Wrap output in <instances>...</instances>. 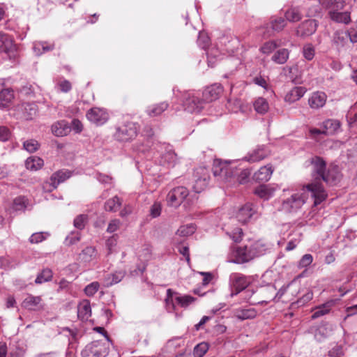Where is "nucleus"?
<instances>
[{"instance_id": "4468645a", "label": "nucleus", "mask_w": 357, "mask_h": 357, "mask_svg": "<svg viewBox=\"0 0 357 357\" xmlns=\"http://www.w3.org/2000/svg\"><path fill=\"white\" fill-rule=\"evenodd\" d=\"M230 282L232 289L235 290V293H231V296H234L245 289L250 281L248 278L243 274L234 273L230 275Z\"/></svg>"}, {"instance_id": "7ed1b4c3", "label": "nucleus", "mask_w": 357, "mask_h": 357, "mask_svg": "<svg viewBox=\"0 0 357 357\" xmlns=\"http://www.w3.org/2000/svg\"><path fill=\"white\" fill-rule=\"evenodd\" d=\"M268 250L269 245L266 242L262 240L252 241L247 245L236 248L233 261L236 264L246 263L256 257L266 255Z\"/></svg>"}, {"instance_id": "e433bc0d", "label": "nucleus", "mask_w": 357, "mask_h": 357, "mask_svg": "<svg viewBox=\"0 0 357 357\" xmlns=\"http://www.w3.org/2000/svg\"><path fill=\"white\" fill-rule=\"evenodd\" d=\"M289 51L283 48L278 50L272 56V61L278 64H284L289 59Z\"/></svg>"}, {"instance_id": "2f4dec72", "label": "nucleus", "mask_w": 357, "mask_h": 357, "mask_svg": "<svg viewBox=\"0 0 357 357\" xmlns=\"http://www.w3.org/2000/svg\"><path fill=\"white\" fill-rule=\"evenodd\" d=\"M97 257V251L94 247L87 246L79 255V259L83 262H90Z\"/></svg>"}, {"instance_id": "2eb2a0df", "label": "nucleus", "mask_w": 357, "mask_h": 357, "mask_svg": "<svg viewBox=\"0 0 357 357\" xmlns=\"http://www.w3.org/2000/svg\"><path fill=\"white\" fill-rule=\"evenodd\" d=\"M270 153V151L266 146H258L255 149L249 152L243 159L249 162H257L267 158Z\"/></svg>"}, {"instance_id": "5701e85b", "label": "nucleus", "mask_w": 357, "mask_h": 357, "mask_svg": "<svg viewBox=\"0 0 357 357\" xmlns=\"http://www.w3.org/2000/svg\"><path fill=\"white\" fill-rule=\"evenodd\" d=\"M51 130L54 135L63 137L67 135L70 132L71 127L66 121L61 120L53 123Z\"/></svg>"}, {"instance_id": "4c0bfd02", "label": "nucleus", "mask_w": 357, "mask_h": 357, "mask_svg": "<svg viewBox=\"0 0 357 357\" xmlns=\"http://www.w3.org/2000/svg\"><path fill=\"white\" fill-rule=\"evenodd\" d=\"M176 291L171 289L167 290V297L165 298L166 309L169 312H173L175 310L176 305Z\"/></svg>"}, {"instance_id": "680f3d73", "label": "nucleus", "mask_w": 357, "mask_h": 357, "mask_svg": "<svg viewBox=\"0 0 357 357\" xmlns=\"http://www.w3.org/2000/svg\"><path fill=\"white\" fill-rule=\"evenodd\" d=\"M80 240V234L79 232H72L70 235L66 238V243L68 245H73Z\"/></svg>"}, {"instance_id": "a19ab883", "label": "nucleus", "mask_w": 357, "mask_h": 357, "mask_svg": "<svg viewBox=\"0 0 357 357\" xmlns=\"http://www.w3.org/2000/svg\"><path fill=\"white\" fill-rule=\"evenodd\" d=\"M257 314V312L254 308L241 309L236 312V317L240 320L254 319Z\"/></svg>"}, {"instance_id": "7c9ffc66", "label": "nucleus", "mask_w": 357, "mask_h": 357, "mask_svg": "<svg viewBox=\"0 0 357 357\" xmlns=\"http://www.w3.org/2000/svg\"><path fill=\"white\" fill-rule=\"evenodd\" d=\"M13 98L14 92L13 89L6 88L0 91V108L3 109L9 107Z\"/></svg>"}, {"instance_id": "473e14b6", "label": "nucleus", "mask_w": 357, "mask_h": 357, "mask_svg": "<svg viewBox=\"0 0 357 357\" xmlns=\"http://www.w3.org/2000/svg\"><path fill=\"white\" fill-rule=\"evenodd\" d=\"M254 193L260 198L267 200L273 195L274 190L268 185H261L255 188Z\"/></svg>"}, {"instance_id": "79ce46f5", "label": "nucleus", "mask_w": 357, "mask_h": 357, "mask_svg": "<svg viewBox=\"0 0 357 357\" xmlns=\"http://www.w3.org/2000/svg\"><path fill=\"white\" fill-rule=\"evenodd\" d=\"M197 299L190 295H181L176 291V303L182 307H187Z\"/></svg>"}, {"instance_id": "b1692460", "label": "nucleus", "mask_w": 357, "mask_h": 357, "mask_svg": "<svg viewBox=\"0 0 357 357\" xmlns=\"http://www.w3.org/2000/svg\"><path fill=\"white\" fill-rule=\"evenodd\" d=\"M70 176L71 172L65 169L59 170L52 174L50 177V185H52V189H56L60 183L64 182Z\"/></svg>"}, {"instance_id": "1a4fd4ad", "label": "nucleus", "mask_w": 357, "mask_h": 357, "mask_svg": "<svg viewBox=\"0 0 357 357\" xmlns=\"http://www.w3.org/2000/svg\"><path fill=\"white\" fill-rule=\"evenodd\" d=\"M305 193L297 192L284 200L282 204V209L288 213H293L301 208L305 203Z\"/></svg>"}, {"instance_id": "de8ad7c7", "label": "nucleus", "mask_w": 357, "mask_h": 357, "mask_svg": "<svg viewBox=\"0 0 357 357\" xmlns=\"http://www.w3.org/2000/svg\"><path fill=\"white\" fill-rule=\"evenodd\" d=\"M195 231V228L192 225H183L178 229L176 235L185 237L192 234Z\"/></svg>"}, {"instance_id": "f704fd0d", "label": "nucleus", "mask_w": 357, "mask_h": 357, "mask_svg": "<svg viewBox=\"0 0 357 357\" xmlns=\"http://www.w3.org/2000/svg\"><path fill=\"white\" fill-rule=\"evenodd\" d=\"M125 276L123 271H116L114 273L107 274L105 278V285L106 287L112 286L121 282Z\"/></svg>"}, {"instance_id": "bb28decb", "label": "nucleus", "mask_w": 357, "mask_h": 357, "mask_svg": "<svg viewBox=\"0 0 357 357\" xmlns=\"http://www.w3.org/2000/svg\"><path fill=\"white\" fill-rule=\"evenodd\" d=\"M20 109L23 114V117L26 120H31L38 112V106L35 102H23Z\"/></svg>"}, {"instance_id": "423d86ee", "label": "nucleus", "mask_w": 357, "mask_h": 357, "mask_svg": "<svg viewBox=\"0 0 357 357\" xmlns=\"http://www.w3.org/2000/svg\"><path fill=\"white\" fill-rule=\"evenodd\" d=\"M275 288L273 286H268L257 291L258 298H252L255 293L252 289H247L245 292V298L252 305L262 303H268L275 294Z\"/></svg>"}, {"instance_id": "09e8293b", "label": "nucleus", "mask_w": 357, "mask_h": 357, "mask_svg": "<svg viewBox=\"0 0 357 357\" xmlns=\"http://www.w3.org/2000/svg\"><path fill=\"white\" fill-rule=\"evenodd\" d=\"M314 54L315 50L312 44L307 43L303 46V55L307 60L311 61L314 58Z\"/></svg>"}, {"instance_id": "8fccbe9b", "label": "nucleus", "mask_w": 357, "mask_h": 357, "mask_svg": "<svg viewBox=\"0 0 357 357\" xmlns=\"http://www.w3.org/2000/svg\"><path fill=\"white\" fill-rule=\"evenodd\" d=\"M23 146L28 152L33 153L39 149L40 144L36 139H29L24 142Z\"/></svg>"}, {"instance_id": "603ef678", "label": "nucleus", "mask_w": 357, "mask_h": 357, "mask_svg": "<svg viewBox=\"0 0 357 357\" xmlns=\"http://www.w3.org/2000/svg\"><path fill=\"white\" fill-rule=\"evenodd\" d=\"M100 284L98 282H93L86 286L84 292L88 296H93L99 289Z\"/></svg>"}, {"instance_id": "f3484780", "label": "nucleus", "mask_w": 357, "mask_h": 357, "mask_svg": "<svg viewBox=\"0 0 357 357\" xmlns=\"http://www.w3.org/2000/svg\"><path fill=\"white\" fill-rule=\"evenodd\" d=\"M222 86L218 84L207 86L202 92V102H210L217 100L222 93Z\"/></svg>"}, {"instance_id": "052dcab7", "label": "nucleus", "mask_w": 357, "mask_h": 357, "mask_svg": "<svg viewBox=\"0 0 357 357\" xmlns=\"http://www.w3.org/2000/svg\"><path fill=\"white\" fill-rule=\"evenodd\" d=\"M86 220V217L85 215H79L75 218L74 226L79 229H82L84 228Z\"/></svg>"}, {"instance_id": "37998d69", "label": "nucleus", "mask_w": 357, "mask_h": 357, "mask_svg": "<svg viewBox=\"0 0 357 357\" xmlns=\"http://www.w3.org/2000/svg\"><path fill=\"white\" fill-rule=\"evenodd\" d=\"M53 273L50 268H46L42 270L37 275L35 283L42 284L43 282H49L52 279Z\"/></svg>"}, {"instance_id": "9b49d317", "label": "nucleus", "mask_w": 357, "mask_h": 357, "mask_svg": "<svg viewBox=\"0 0 357 357\" xmlns=\"http://www.w3.org/2000/svg\"><path fill=\"white\" fill-rule=\"evenodd\" d=\"M200 100L194 91H186L183 95V107L189 113H199Z\"/></svg>"}, {"instance_id": "69168bd1", "label": "nucleus", "mask_w": 357, "mask_h": 357, "mask_svg": "<svg viewBox=\"0 0 357 357\" xmlns=\"http://www.w3.org/2000/svg\"><path fill=\"white\" fill-rule=\"evenodd\" d=\"M252 81L255 84L260 86L266 90L268 89V84L266 79L261 76H257L254 77Z\"/></svg>"}, {"instance_id": "4d7b16f0", "label": "nucleus", "mask_w": 357, "mask_h": 357, "mask_svg": "<svg viewBox=\"0 0 357 357\" xmlns=\"http://www.w3.org/2000/svg\"><path fill=\"white\" fill-rule=\"evenodd\" d=\"M324 128L326 130L328 133V130H331L335 131L337 128L340 127V124L337 121L333 119H328L323 123Z\"/></svg>"}, {"instance_id": "f8f14e48", "label": "nucleus", "mask_w": 357, "mask_h": 357, "mask_svg": "<svg viewBox=\"0 0 357 357\" xmlns=\"http://www.w3.org/2000/svg\"><path fill=\"white\" fill-rule=\"evenodd\" d=\"M86 116L89 121L98 126L104 124L109 119V114L106 109L99 107L90 109L87 112Z\"/></svg>"}, {"instance_id": "774afa93", "label": "nucleus", "mask_w": 357, "mask_h": 357, "mask_svg": "<svg viewBox=\"0 0 357 357\" xmlns=\"http://www.w3.org/2000/svg\"><path fill=\"white\" fill-rule=\"evenodd\" d=\"M10 137V132L6 127L1 126L0 127V140L1 142H6L8 140Z\"/></svg>"}, {"instance_id": "13d9d810", "label": "nucleus", "mask_w": 357, "mask_h": 357, "mask_svg": "<svg viewBox=\"0 0 357 357\" xmlns=\"http://www.w3.org/2000/svg\"><path fill=\"white\" fill-rule=\"evenodd\" d=\"M296 284V278H294L291 282H289L287 286L282 287L275 294V296L273 297V299H280L287 291V289L290 287Z\"/></svg>"}, {"instance_id": "c85d7f7f", "label": "nucleus", "mask_w": 357, "mask_h": 357, "mask_svg": "<svg viewBox=\"0 0 357 357\" xmlns=\"http://www.w3.org/2000/svg\"><path fill=\"white\" fill-rule=\"evenodd\" d=\"M168 107L169 103L167 101H163L148 107L146 112L149 116L154 117L162 114Z\"/></svg>"}, {"instance_id": "58836bf2", "label": "nucleus", "mask_w": 357, "mask_h": 357, "mask_svg": "<svg viewBox=\"0 0 357 357\" xmlns=\"http://www.w3.org/2000/svg\"><path fill=\"white\" fill-rule=\"evenodd\" d=\"M121 206V199L118 196H114L105 203V209L107 211L116 212L120 208Z\"/></svg>"}, {"instance_id": "a878e982", "label": "nucleus", "mask_w": 357, "mask_h": 357, "mask_svg": "<svg viewBox=\"0 0 357 357\" xmlns=\"http://www.w3.org/2000/svg\"><path fill=\"white\" fill-rule=\"evenodd\" d=\"M273 172V169L270 165L261 167L257 172L253 175V179L259 182H266L268 181Z\"/></svg>"}, {"instance_id": "6e6552de", "label": "nucleus", "mask_w": 357, "mask_h": 357, "mask_svg": "<svg viewBox=\"0 0 357 357\" xmlns=\"http://www.w3.org/2000/svg\"><path fill=\"white\" fill-rule=\"evenodd\" d=\"M202 49L206 51L208 67H214L220 56V52L217 47L211 43L208 33L204 29H202Z\"/></svg>"}, {"instance_id": "c03bdc74", "label": "nucleus", "mask_w": 357, "mask_h": 357, "mask_svg": "<svg viewBox=\"0 0 357 357\" xmlns=\"http://www.w3.org/2000/svg\"><path fill=\"white\" fill-rule=\"evenodd\" d=\"M254 107L257 113L264 114L268 112L269 105L265 98H258L254 102Z\"/></svg>"}, {"instance_id": "a211bd4d", "label": "nucleus", "mask_w": 357, "mask_h": 357, "mask_svg": "<svg viewBox=\"0 0 357 357\" xmlns=\"http://www.w3.org/2000/svg\"><path fill=\"white\" fill-rule=\"evenodd\" d=\"M317 26L318 22L317 20H305L299 25L297 29V35L301 37L310 36L315 33Z\"/></svg>"}, {"instance_id": "f03ea898", "label": "nucleus", "mask_w": 357, "mask_h": 357, "mask_svg": "<svg viewBox=\"0 0 357 357\" xmlns=\"http://www.w3.org/2000/svg\"><path fill=\"white\" fill-rule=\"evenodd\" d=\"M212 171L215 176H220L222 181L230 185L247 183L251 174L248 169L240 171L234 164L218 159L213 161Z\"/></svg>"}, {"instance_id": "cd10ccee", "label": "nucleus", "mask_w": 357, "mask_h": 357, "mask_svg": "<svg viewBox=\"0 0 357 357\" xmlns=\"http://www.w3.org/2000/svg\"><path fill=\"white\" fill-rule=\"evenodd\" d=\"M348 36H349V31L338 30L336 31L333 37V43L340 49L346 45L348 41Z\"/></svg>"}, {"instance_id": "c756f323", "label": "nucleus", "mask_w": 357, "mask_h": 357, "mask_svg": "<svg viewBox=\"0 0 357 357\" xmlns=\"http://www.w3.org/2000/svg\"><path fill=\"white\" fill-rule=\"evenodd\" d=\"M335 302L334 301L331 300L329 301H327L326 303L320 305L319 306H317L314 308V312L312 315V319H315L320 317H322L325 314H327L330 312L331 308L334 305Z\"/></svg>"}, {"instance_id": "bf43d9fd", "label": "nucleus", "mask_w": 357, "mask_h": 357, "mask_svg": "<svg viewBox=\"0 0 357 357\" xmlns=\"http://www.w3.org/2000/svg\"><path fill=\"white\" fill-rule=\"evenodd\" d=\"M35 88L31 84H26L20 89V92L27 96H33L34 95Z\"/></svg>"}, {"instance_id": "a18cd8bd", "label": "nucleus", "mask_w": 357, "mask_h": 357, "mask_svg": "<svg viewBox=\"0 0 357 357\" xmlns=\"http://www.w3.org/2000/svg\"><path fill=\"white\" fill-rule=\"evenodd\" d=\"M217 279V274L213 272H202V289L206 285H213L216 282Z\"/></svg>"}, {"instance_id": "9d476101", "label": "nucleus", "mask_w": 357, "mask_h": 357, "mask_svg": "<svg viewBox=\"0 0 357 357\" xmlns=\"http://www.w3.org/2000/svg\"><path fill=\"white\" fill-rule=\"evenodd\" d=\"M188 195V189L183 186H178L169 192L167 195V202L169 206L177 207L181 205Z\"/></svg>"}, {"instance_id": "72a5a7b5", "label": "nucleus", "mask_w": 357, "mask_h": 357, "mask_svg": "<svg viewBox=\"0 0 357 357\" xmlns=\"http://www.w3.org/2000/svg\"><path fill=\"white\" fill-rule=\"evenodd\" d=\"M78 317L87 320L91 315V307L89 301H84L80 303L77 310Z\"/></svg>"}, {"instance_id": "e2e57ef3", "label": "nucleus", "mask_w": 357, "mask_h": 357, "mask_svg": "<svg viewBox=\"0 0 357 357\" xmlns=\"http://www.w3.org/2000/svg\"><path fill=\"white\" fill-rule=\"evenodd\" d=\"M161 213V205L158 202L154 203L150 209V215L152 218H157Z\"/></svg>"}, {"instance_id": "864d4df0", "label": "nucleus", "mask_w": 357, "mask_h": 357, "mask_svg": "<svg viewBox=\"0 0 357 357\" xmlns=\"http://www.w3.org/2000/svg\"><path fill=\"white\" fill-rule=\"evenodd\" d=\"M227 234L236 243L240 242L243 236V229L239 227L234 228L230 232H227Z\"/></svg>"}, {"instance_id": "c9c22d12", "label": "nucleus", "mask_w": 357, "mask_h": 357, "mask_svg": "<svg viewBox=\"0 0 357 357\" xmlns=\"http://www.w3.org/2000/svg\"><path fill=\"white\" fill-rule=\"evenodd\" d=\"M43 160L39 157L31 156L25 161V166L27 169L36 171L43 166Z\"/></svg>"}, {"instance_id": "ea45409f", "label": "nucleus", "mask_w": 357, "mask_h": 357, "mask_svg": "<svg viewBox=\"0 0 357 357\" xmlns=\"http://www.w3.org/2000/svg\"><path fill=\"white\" fill-rule=\"evenodd\" d=\"M285 17L291 22H296L302 19V13L298 8L293 7L285 12Z\"/></svg>"}, {"instance_id": "f257e3e1", "label": "nucleus", "mask_w": 357, "mask_h": 357, "mask_svg": "<svg viewBox=\"0 0 357 357\" xmlns=\"http://www.w3.org/2000/svg\"><path fill=\"white\" fill-rule=\"evenodd\" d=\"M308 162L312 167V179L311 182L303 186V190L311 193L314 199L313 205L316 206L326 200L328 197L322 182L329 185H335L340 181L342 176L336 165H330L326 169V161L320 156H312Z\"/></svg>"}, {"instance_id": "5fc2aeb1", "label": "nucleus", "mask_w": 357, "mask_h": 357, "mask_svg": "<svg viewBox=\"0 0 357 357\" xmlns=\"http://www.w3.org/2000/svg\"><path fill=\"white\" fill-rule=\"evenodd\" d=\"M49 236L48 233L44 232H36L33 234L29 238V242L31 243H39L45 240L47 236Z\"/></svg>"}, {"instance_id": "0e129e2a", "label": "nucleus", "mask_w": 357, "mask_h": 357, "mask_svg": "<svg viewBox=\"0 0 357 357\" xmlns=\"http://www.w3.org/2000/svg\"><path fill=\"white\" fill-rule=\"evenodd\" d=\"M59 90L63 93L69 92L72 89L71 83L68 80L61 81L59 84Z\"/></svg>"}, {"instance_id": "dca6fc26", "label": "nucleus", "mask_w": 357, "mask_h": 357, "mask_svg": "<svg viewBox=\"0 0 357 357\" xmlns=\"http://www.w3.org/2000/svg\"><path fill=\"white\" fill-rule=\"evenodd\" d=\"M287 23L284 19L278 17L271 22L270 26L267 25L266 27L262 29V34L265 38H268L273 36V33L281 31L286 26Z\"/></svg>"}, {"instance_id": "ddd939ff", "label": "nucleus", "mask_w": 357, "mask_h": 357, "mask_svg": "<svg viewBox=\"0 0 357 357\" xmlns=\"http://www.w3.org/2000/svg\"><path fill=\"white\" fill-rule=\"evenodd\" d=\"M17 47L12 36L0 31V53L14 54Z\"/></svg>"}, {"instance_id": "6e6d98bb", "label": "nucleus", "mask_w": 357, "mask_h": 357, "mask_svg": "<svg viewBox=\"0 0 357 357\" xmlns=\"http://www.w3.org/2000/svg\"><path fill=\"white\" fill-rule=\"evenodd\" d=\"M313 261V257L310 254L304 255L298 262V267L300 268H307Z\"/></svg>"}, {"instance_id": "aec40b11", "label": "nucleus", "mask_w": 357, "mask_h": 357, "mask_svg": "<svg viewBox=\"0 0 357 357\" xmlns=\"http://www.w3.org/2000/svg\"><path fill=\"white\" fill-rule=\"evenodd\" d=\"M255 213L256 209L254 205L251 203H247L238 210L236 214V218L240 222L246 223Z\"/></svg>"}, {"instance_id": "412c9836", "label": "nucleus", "mask_w": 357, "mask_h": 357, "mask_svg": "<svg viewBox=\"0 0 357 357\" xmlns=\"http://www.w3.org/2000/svg\"><path fill=\"white\" fill-rule=\"evenodd\" d=\"M303 293V295L299 297L296 301L291 303L292 308H297L306 305L313 298V292L311 289H307L305 290H301L299 287L298 291L296 292L294 296H297L299 294ZM294 295V293H292Z\"/></svg>"}, {"instance_id": "49530a36", "label": "nucleus", "mask_w": 357, "mask_h": 357, "mask_svg": "<svg viewBox=\"0 0 357 357\" xmlns=\"http://www.w3.org/2000/svg\"><path fill=\"white\" fill-rule=\"evenodd\" d=\"M280 45V43H278L275 40H269L264 43V45L260 47V51L263 54H269Z\"/></svg>"}, {"instance_id": "0eeeda50", "label": "nucleus", "mask_w": 357, "mask_h": 357, "mask_svg": "<svg viewBox=\"0 0 357 357\" xmlns=\"http://www.w3.org/2000/svg\"><path fill=\"white\" fill-rule=\"evenodd\" d=\"M109 353V344L107 342L96 340L86 344L82 351V357H105Z\"/></svg>"}, {"instance_id": "20e7f679", "label": "nucleus", "mask_w": 357, "mask_h": 357, "mask_svg": "<svg viewBox=\"0 0 357 357\" xmlns=\"http://www.w3.org/2000/svg\"><path fill=\"white\" fill-rule=\"evenodd\" d=\"M323 4L328 10V15L336 23L348 24L351 22V14L349 11L342 12L345 6L343 0H324Z\"/></svg>"}, {"instance_id": "4be33fe9", "label": "nucleus", "mask_w": 357, "mask_h": 357, "mask_svg": "<svg viewBox=\"0 0 357 357\" xmlns=\"http://www.w3.org/2000/svg\"><path fill=\"white\" fill-rule=\"evenodd\" d=\"M24 307L29 310H40L44 307L42 298L40 296H35L31 294L28 295L23 301Z\"/></svg>"}, {"instance_id": "39448f33", "label": "nucleus", "mask_w": 357, "mask_h": 357, "mask_svg": "<svg viewBox=\"0 0 357 357\" xmlns=\"http://www.w3.org/2000/svg\"><path fill=\"white\" fill-rule=\"evenodd\" d=\"M137 123L127 121L116 128L114 138L119 142H126L134 139L138 133Z\"/></svg>"}, {"instance_id": "6ab92c4d", "label": "nucleus", "mask_w": 357, "mask_h": 357, "mask_svg": "<svg viewBox=\"0 0 357 357\" xmlns=\"http://www.w3.org/2000/svg\"><path fill=\"white\" fill-rule=\"evenodd\" d=\"M327 96L323 91H314L311 93L308 98V105L312 109L322 108L326 102Z\"/></svg>"}, {"instance_id": "338daca9", "label": "nucleus", "mask_w": 357, "mask_h": 357, "mask_svg": "<svg viewBox=\"0 0 357 357\" xmlns=\"http://www.w3.org/2000/svg\"><path fill=\"white\" fill-rule=\"evenodd\" d=\"M71 129H73L75 132L79 133L82 131L83 126L81 121L77 119H74L70 125Z\"/></svg>"}, {"instance_id": "3c124183", "label": "nucleus", "mask_w": 357, "mask_h": 357, "mask_svg": "<svg viewBox=\"0 0 357 357\" xmlns=\"http://www.w3.org/2000/svg\"><path fill=\"white\" fill-rule=\"evenodd\" d=\"M26 199L24 197H17L13 201V208L15 211H22L26 207Z\"/></svg>"}, {"instance_id": "393cba45", "label": "nucleus", "mask_w": 357, "mask_h": 357, "mask_svg": "<svg viewBox=\"0 0 357 357\" xmlns=\"http://www.w3.org/2000/svg\"><path fill=\"white\" fill-rule=\"evenodd\" d=\"M306 91V89L303 86H295L287 93L284 97V100L289 103L295 102L300 100Z\"/></svg>"}]
</instances>
